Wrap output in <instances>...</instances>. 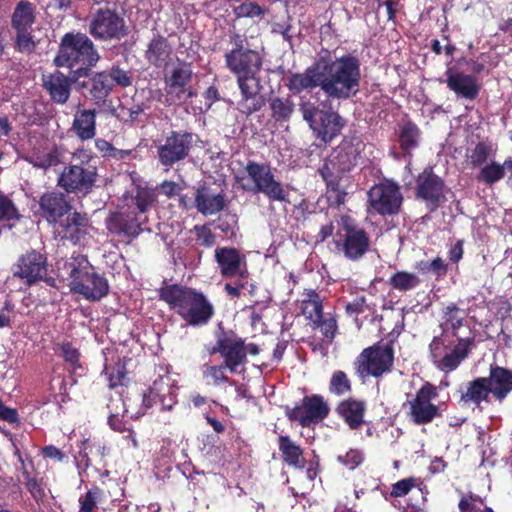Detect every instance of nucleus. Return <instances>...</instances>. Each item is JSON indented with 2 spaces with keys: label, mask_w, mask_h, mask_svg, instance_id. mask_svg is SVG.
Returning a JSON list of instances; mask_svg holds the SVG:
<instances>
[{
  "label": "nucleus",
  "mask_w": 512,
  "mask_h": 512,
  "mask_svg": "<svg viewBox=\"0 0 512 512\" xmlns=\"http://www.w3.org/2000/svg\"><path fill=\"white\" fill-rule=\"evenodd\" d=\"M269 109L275 122L285 123L290 121L295 111V103L290 96H275L269 100Z\"/></svg>",
  "instance_id": "42"
},
{
  "label": "nucleus",
  "mask_w": 512,
  "mask_h": 512,
  "mask_svg": "<svg viewBox=\"0 0 512 512\" xmlns=\"http://www.w3.org/2000/svg\"><path fill=\"white\" fill-rule=\"evenodd\" d=\"M72 130L82 140H90L96 135V112L93 109H83L76 113Z\"/></svg>",
  "instance_id": "38"
},
{
  "label": "nucleus",
  "mask_w": 512,
  "mask_h": 512,
  "mask_svg": "<svg viewBox=\"0 0 512 512\" xmlns=\"http://www.w3.org/2000/svg\"><path fill=\"white\" fill-rule=\"evenodd\" d=\"M194 204L200 214L211 216L227 208L229 201L223 190L216 193L210 186L203 184L195 191Z\"/></svg>",
  "instance_id": "32"
},
{
  "label": "nucleus",
  "mask_w": 512,
  "mask_h": 512,
  "mask_svg": "<svg viewBox=\"0 0 512 512\" xmlns=\"http://www.w3.org/2000/svg\"><path fill=\"white\" fill-rule=\"evenodd\" d=\"M177 386L168 371L159 374L146 391L142 394V411L137 412L139 417L146 410L159 406L161 411H171L177 404Z\"/></svg>",
  "instance_id": "17"
},
{
  "label": "nucleus",
  "mask_w": 512,
  "mask_h": 512,
  "mask_svg": "<svg viewBox=\"0 0 512 512\" xmlns=\"http://www.w3.org/2000/svg\"><path fill=\"white\" fill-rule=\"evenodd\" d=\"M278 449L285 464L295 469L302 470L305 468L304 449L290 436L280 435L278 437Z\"/></svg>",
  "instance_id": "37"
},
{
  "label": "nucleus",
  "mask_w": 512,
  "mask_h": 512,
  "mask_svg": "<svg viewBox=\"0 0 512 512\" xmlns=\"http://www.w3.org/2000/svg\"><path fill=\"white\" fill-rule=\"evenodd\" d=\"M245 348V340L238 336L236 332L233 330H221L216 335V342L211 350V354H220L224 366H227L231 373H237L238 367L247 363Z\"/></svg>",
  "instance_id": "20"
},
{
  "label": "nucleus",
  "mask_w": 512,
  "mask_h": 512,
  "mask_svg": "<svg viewBox=\"0 0 512 512\" xmlns=\"http://www.w3.org/2000/svg\"><path fill=\"white\" fill-rule=\"evenodd\" d=\"M48 253L45 248L30 249L20 255L12 267L13 277L32 287L43 282L51 288H58L57 279L49 270Z\"/></svg>",
  "instance_id": "11"
},
{
  "label": "nucleus",
  "mask_w": 512,
  "mask_h": 512,
  "mask_svg": "<svg viewBox=\"0 0 512 512\" xmlns=\"http://www.w3.org/2000/svg\"><path fill=\"white\" fill-rule=\"evenodd\" d=\"M301 300L302 314L313 323L323 315V304L320 295L313 289H306Z\"/></svg>",
  "instance_id": "41"
},
{
  "label": "nucleus",
  "mask_w": 512,
  "mask_h": 512,
  "mask_svg": "<svg viewBox=\"0 0 512 512\" xmlns=\"http://www.w3.org/2000/svg\"><path fill=\"white\" fill-rule=\"evenodd\" d=\"M414 268L421 275H433L436 280L444 278L448 272V265L440 257H436L431 261H417Z\"/></svg>",
  "instance_id": "43"
},
{
  "label": "nucleus",
  "mask_w": 512,
  "mask_h": 512,
  "mask_svg": "<svg viewBox=\"0 0 512 512\" xmlns=\"http://www.w3.org/2000/svg\"><path fill=\"white\" fill-rule=\"evenodd\" d=\"M192 75L191 64L186 61H179L170 74L164 78L166 94L177 100H181L186 94L187 97H192L193 94L189 90Z\"/></svg>",
  "instance_id": "29"
},
{
  "label": "nucleus",
  "mask_w": 512,
  "mask_h": 512,
  "mask_svg": "<svg viewBox=\"0 0 512 512\" xmlns=\"http://www.w3.org/2000/svg\"><path fill=\"white\" fill-rule=\"evenodd\" d=\"M87 31L96 41H120L129 34V26L116 8L99 7L88 18Z\"/></svg>",
  "instance_id": "15"
},
{
  "label": "nucleus",
  "mask_w": 512,
  "mask_h": 512,
  "mask_svg": "<svg viewBox=\"0 0 512 512\" xmlns=\"http://www.w3.org/2000/svg\"><path fill=\"white\" fill-rule=\"evenodd\" d=\"M416 196L426 203L429 211L438 209L444 199V181L431 168L424 169L416 179Z\"/></svg>",
  "instance_id": "24"
},
{
  "label": "nucleus",
  "mask_w": 512,
  "mask_h": 512,
  "mask_svg": "<svg viewBox=\"0 0 512 512\" xmlns=\"http://www.w3.org/2000/svg\"><path fill=\"white\" fill-rule=\"evenodd\" d=\"M57 233L61 240H67L76 245L87 235L89 218L86 213L77 210L70 211L65 219L59 220Z\"/></svg>",
  "instance_id": "30"
},
{
  "label": "nucleus",
  "mask_w": 512,
  "mask_h": 512,
  "mask_svg": "<svg viewBox=\"0 0 512 512\" xmlns=\"http://www.w3.org/2000/svg\"><path fill=\"white\" fill-rule=\"evenodd\" d=\"M236 83L240 92L237 110L240 114L249 118L252 114L260 111L266 104L264 96L260 94L262 89L261 78L258 82L239 81Z\"/></svg>",
  "instance_id": "31"
},
{
  "label": "nucleus",
  "mask_w": 512,
  "mask_h": 512,
  "mask_svg": "<svg viewBox=\"0 0 512 512\" xmlns=\"http://www.w3.org/2000/svg\"><path fill=\"white\" fill-rule=\"evenodd\" d=\"M18 460L21 463V473L23 476V484L31 494L35 501H40L45 496L44 489L41 487L40 480L37 478L33 460L29 458L28 463L25 462L22 455L17 452Z\"/></svg>",
  "instance_id": "39"
},
{
  "label": "nucleus",
  "mask_w": 512,
  "mask_h": 512,
  "mask_svg": "<svg viewBox=\"0 0 512 512\" xmlns=\"http://www.w3.org/2000/svg\"><path fill=\"white\" fill-rule=\"evenodd\" d=\"M370 206L380 215H395L400 211L403 196L397 183L391 180L375 184L368 192Z\"/></svg>",
  "instance_id": "21"
},
{
  "label": "nucleus",
  "mask_w": 512,
  "mask_h": 512,
  "mask_svg": "<svg viewBox=\"0 0 512 512\" xmlns=\"http://www.w3.org/2000/svg\"><path fill=\"white\" fill-rule=\"evenodd\" d=\"M216 228L228 239H235L238 231V216L235 213H225L217 219Z\"/></svg>",
  "instance_id": "50"
},
{
  "label": "nucleus",
  "mask_w": 512,
  "mask_h": 512,
  "mask_svg": "<svg viewBox=\"0 0 512 512\" xmlns=\"http://www.w3.org/2000/svg\"><path fill=\"white\" fill-rule=\"evenodd\" d=\"M63 190L44 192L38 200L36 214L50 225H56L59 220L73 210V205Z\"/></svg>",
  "instance_id": "22"
},
{
  "label": "nucleus",
  "mask_w": 512,
  "mask_h": 512,
  "mask_svg": "<svg viewBox=\"0 0 512 512\" xmlns=\"http://www.w3.org/2000/svg\"><path fill=\"white\" fill-rule=\"evenodd\" d=\"M394 364L393 341L375 343L364 348L353 362L357 376L361 379L367 377L379 378L391 372Z\"/></svg>",
  "instance_id": "14"
},
{
  "label": "nucleus",
  "mask_w": 512,
  "mask_h": 512,
  "mask_svg": "<svg viewBox=\"0 0 512 512\" xmlns=\"http://www.w3.org/2000/svg\"><path fill=\"white\" fill-rule=\"evenodd\" d=\"M95 147L103 157L112 158L118 161L128 159L134 153V150L132 149H118L109 141L101 138L95 140Z\"/></svg>",
  "instance_id": "46"
},
{
  "label": "nucleus",
  "mask_w": 512,
  "mask_h": 512,
  "mask_svg": "<svg viewBox=\"0 0 512 512\" xmlns=\"http://www.w3.org/2000/svg\"><path fill=\"white\" fill-rule=\"evenodd\" d=\"M225 369H227V366H224V362L220 365H211L206 368L205 375L211 377L214 385L218 386L230 381L229 377L225 374Z\"/></svg>",
  "instance_id": "61"
},
{
  "label": "nucleus",
  "mask_w": 512,
  "mask_h": 512,
  "mask_svg": "<svg viewBox=\"0 0 512 512\" xmlns=\"http://www.w3.org/2000/svg\"><path fill=\"white\" fill-rule=\"evenodd\" d=\"M416 485V478H404L392 485L390 495L394 498L406 496L412 488Z\"/></svg>",
  "instance_id": "60"
},
{
  "label": "nucleus",
  "mask_w": 512,
  "mask_h": 512,
  "mask_svg": "<svg viewBox=\"0 0 512 512\" xmlns=\"http://www.w3.org/2000/svg\"><path fill=\"white\" fill-rule=\"evenodd\" d=\"M229 44L230 48L223 55L226 69L236 82H258L264 63L263 54L251 48L246 37L236 32L229 35Z\"/></svg>",
  "instance_id": "8"
},
{
  "label": "nucleus",
  "mask_w": 512,
  "mask_h": 512,
  "mask_svg": "<svg viewBox=\"0 0 512 512\" xmlns=\"http://www.w3.org/2000/svg\"><path fill=\"white\" fill-rule=\"evenodd\" d=\"M505 168V162L503 164L491 162L482 166V181L488 184L498 182L504 177Z\"/></svg>",
  "instance_id": "55"
},
{
  "label": "nucleus",
  "mask_w": 512,
  "mask_h": 512,
  "mask_svg": "<svg viewBox=\"0 0 512 512\" xmlns=\"http://www.w3.org/2000/svg\"><path fill=\"white\" fill-rule=\"evenodd\" d=\"M266 12V9L256 2H252L249 0L244 1L240 5L234 7L233 13L236 18H254L263 16Z\"/></svg>",
  "instance_id": "53"
},
{
  "label": "nucleus",
  "mask_w": 512,
  "mask_h": 512,
  "mask_svg": "<svg viewBox=\"0 0 512 512\" xmlns=\"http://www.w3.org/2000/svg\"><path fill=\"white\" fill-rule=\"evenodd\" d=\"M470 144L466 150L465 165L468 168H476L480 165V142H475L472 136Z\"/></svg>",
  "instance_id": "63"
},
{
  "label": "nucleus",
  "mask_w": 512,
  "mask_h": 512,
  "mask_svg": "<svg viewBox=\"0 0 512 512\" xmlns=\"http://www.w3.org/2000/svg\"><path fill=\"white\" fill-rule=\"evenodd\" d=\"M420 134V129L412 121H408L401 126L398 143L404 156L412 157V151L419 146Z\"/></svg>",
  "instance_id": "40"
},
{
  "label": "nucleus",
  "mask_w": 512,
  "mask_h": 512,
  "mask_svg": "<svg viewBox=\"0 0 512 512\" xmlns=\"http://www.w3.org/2000/svg\"><path fill=\"white\" fill-rule=\"evenodd\" d=\"M124 205L112 211L105 219L107 231L119 239L131 242L142 234L147 228L145 218H141L133 210Z\"/></svg>",
  "instance_id": "18"
},
{
  "label": "nucleus",
  "mask_w": 512,
  "mask_h": 512,
  "mask_svg": "<svg viewBox=\"0 0 512 512\" xmlns=\"http://www.w3.org/2000/svg\"><path fill=\"white\" fill-rule=\"evenodd\" d=\"M99 60L100 54L87 34L67 32L61 38L53 62L57 67L69 68L76 76L88 77Z\"/></svg>",
  "instance_id": "6"
},
{
  "label": "nucleus",
  "mask_w": 512,
  "mask_h": 512,
  "mask_svg": "<svg viewBox=\"0 0 512 512\" xmlns=\"http://www.w3.org/2000/svg\"><path fill=\"white\" fill-rule=\"evenodd\" d=\"M157 202V193L149 187L136 186L129 196L125 197V207L133 210L148 222L147 213Z\"/></svg>",
  "instance_id": "36"
},
{
  "label": "nucleus",
  "mask_w": 512,
  "mask_h": 512,
  "mask_svg": "<svg viewBox=\"0 0 512 512\" xmlns=\"http://www.w3.org/2000/svg\"><path fill=\"white\" fill-rule=\"evenodd\" d=\"M63 269L67 274L70 291L81 295L90 302H98L110 292L107 278L99 274L88 257L81 253H72L65 261Z\"/></svg>",
  "instance_id": "5"
},
{
  "label": "nucleus",
  "mask_w": 512,
  "mask_h": 512,
  "mask_svg": "<svg viewBox=\"0 0 512 512\" xmlns=\"http://www.w3.org/2000/svg\"><path fill=\"white\" fill-rule=\"evenodd\" d=\"M21 218L22 215L14 202L7 196L0 195V222H14L10 225L11 228Z\"/></svg>",
  "instance_id": "49"
},
{
  "label": "nucleus",
  "mask_w": 512,
  "mask_h": 512,
  "mask_svg": "<svg viewBox=\"0 0 512 512\" xmlns=\"http://www.w3.org/2000/svg\"><path fill=\"white\" fill-rule=\"evenodd\" d=\"M193 232L198 245L205 248H210L215 245L216 235L209 228L208 224L195 225Z\"/></svg>",
  "instance_id": "56"
},
{
  "label": "nucleus",
  "mask_w": 512,
  "mask_h": 512,
  "mask_svg": "<svg viewBox=\"0 0 512 512\" xmlns=\"http://www.w3.org/2000/svg\"><path fill=\"white\" fill-rule=\"evenodd\" d=\"M365 144L359 136H345L324 162L318 172L327 187V200L330 206L340 207L346 201L348 193L340 185L345 173L357 166Z\"/></svg>",
  "instance_id": "3"
},
{
  "label": "nucleus",
  "mask_w": 512,
  "mask_h": 512,
  "mask_svg": "<svg viewBox=\"0 0 512 512\" xmlns=\"http://www.w3.org/2000/svg\"><path fill=\"white\" fill-rule=\"evenodd\" d=\"M173 56L174 47L169 39L160 32L154 33L144 50L147 64L156 69H165L172 63Z\"/></svg>",
  "instance_id": "28"
},
{
  "label": "nucleus",
  "mask_w": 512,
  "mask_h": 512,
  "mask_svg": "<svg viewBox=\"0 0 512 512\" xmlns=\"http://www.w3.org/2000/svg\"><path fill=\"white\" fill-rule=\"evenodd\" d=\"M107 375L110 389L123 386L128 381L126 365L120 361L107 369Z\"/></svg>",
  "instance_id": "51"
},
{
  "label": "nucleus",
  "mask_w": 512,
  "mask_h": 512,
  "mask_svg": "<svg viewBox=\"0 0 512 512\" xmlns=\"http://www.w3.org/2000/svg\"><path fill=\"white\" fill-rule=\"evenodd\" d=\"M26 160L36 168L48 169L57 166L60 160V154L56 148L50 150L46 154L34 153L26 158Z\"/></svg>",
  "instance_id": "47"
},
{
  "label": "nucleus",
  "mask_w": 512,
  "mask_h": 512,
  "mask_svg": "<svg viewBox=\"0 0 512 512\" xmlns=\"http://www.w3.org/2000/svg\"><path fill=\"white\" fill-rule=\"evenodd\" d=\"M159 299L188 326H206L215 315V308L207 296L195 288L168 284L159 289Z\"/></svg>",
  "instance_id": "4"
},
{
  "label": "nucleus",
  "mask_w": 512,
  "mask_h": 512,
  "mask_svg": "<svg viewBox=\"0 0 512 512\" xmlns=\"http://www.w3.org/2000/svg\"><path fill=\"white\" fill-rule=\"evenodd\" d=\"M328 390L330 394L337 397L346 395L352 391V383L348 375L342 370H336L332 373L329 381Z\"/></svg>",
  "instance_id": "45"
},
{
  "label": "nucleus",
  "mask_w": 512,
  "mask_h": 512,
  "mask_svg": "<svg viewBox=\"0 0 512 512\" xmlns=\"http://www.w3.org/2000/svg\"><path fill=\"white\" fill-rule=\"evenodd\" d=\"M440 329L441 334L429 344V358L439 371L447 374L456 370L476 347L475 334L465 321L464 312L455 305L443 311Z\"/></svg>",
  "instance_id": "2"
},
{
  "label": "nucleus",
  "mask_w": 512,
  "mask_h": 512,
  "mask_svg": "<svg viewBox=\"0 0 512 512\" xmlns=\"http://www.w3.org/2000/svg\"><path fill=\"white\" fill-rule=\"evenodd\" d=\"M312 328H319L322 335L324 336V339L329 343L333 341L338 331L337 321L332 316L324 318V316L322 315L319 321H314L312 323Z\"/></svg>",
  "instance_id": "54"
},
{
  "label": "nucleus",
  "mask_w": 512,
  "mask_h": 512,
  "mask_svg": "<svg viewBox=\"0 0 512 512\" xmlns=\"http://www.w3.org/2000/svg\"><path fill=\"white\" fill-rule=\"evenodd\" d=\"M337 461L350 470H354L364 461V454L359 449H350L344 455H338Z\"/></svg>",
  "instance_id": "57"
},
{
  "label": "nucleus",
  "mask_w": 512,
  "mask_h": 512,
  "mask_svg": "<svg viewBox=\"0 0 512 512\" xmlns=\"http://www.w3.org/2000/svg\"><path fill=\"white\" fill-rule=\"evenodd\" d=\"M337 224L333 238L335 248L351 261L360 260L370 248L368 232L349 215H341Z\"/></svg>",
  "instance_id": "12"
},
{
  "label": "nucleus",
  "mask_w": 512,
  "mask_h": 512,
  "mask_svg": "<svg viewBox=\"0 0 512 512\" xmlns=\"http://www.w3.org/2000/svg\"><path fill=\"white\" fill-rule=\"evenodd\" d=\"M367 404L365 400L353 397L341 400L336 408V414L351 429L357 430L365 423Z\"/></svg>",
  "instance_id": "34"
},
{
  "label": "nucleus",
  "mask_w": 512,
  "mask_h": 512,
  "mask_svg": "<svg viewBox=\"0 0 512 512\" xmlns=\"http://www.w3.org/2000/svg\"><path fill=\"white\" fill-rule=\"evenodd\" d=\"M40 453L45 459H50L56 463H62L68 459L64 450L52 444L41 447Z\"/></svg>",
  "instance_id": "62"
},
{
  "label": "nucleus",
  "mask_w": 512,
  "mask_h": 512,
  "mask_svg": "<svg viewBox=\"0 0 512 512\" xmlns=\"http://www.w3.org/2000/svg\"><path fill=\"white\" fill-rule=\"evenodd\" d=\"M102 490L98 486H93L79 498L78 512H95Z\"/></svg>",
  "instance_id": "52"
},
{
  "label": "nucleus",
  "mask_w": 512,
  "mask_h": 512,
  "mask_svg": "<svg viewBox=\"0 0 512 512\" xmlns=\"http://www.w3.org/2000/svg\"><path fill=\"white\" fill-rule=\"evenodd\" d=\"M360 83L361 63L357 56L345 54L332 59L326 51L303 73H292L286 87L293 94L319 87L332 100H348L359 92Z\"/></svg>",
  "instance_id": "1"
},
{
  "label": "nucleus",
  "mask_w": 512,
  "mask_h": 512,
  "mask_svg": "<svg viewBox=\"0 0 512 512\" xmlns=\"http://www.w3.org/2000/svg\"><path fill=\"white\" fill-rule=\"evenodd\" d=\"M292 25L291 23H275L272 26L271 32L273 34H279L283 37L284 41L288 42L290 47H293V38L294 34L292 33Z\"/></svg>",
  "instance_id": "64"
},
{
  "label": "nucleus",
  "mask_w": 512,
  "mask_h": 512,
  "mask_svg": "<svg viewBox=\"0 0 512 512\" xmlns=\"http://www.w3.org/2000/svg\"><path fill=\"white\" fill-rule=\"evenodd\" d=\"M78 78H82V76H76L73 71H70L69 75H65L61 71L56 70L43 76V88L49 94L52 102L63 105L70 98L72 84L75 85L78 91Z\"/></svg>",
  "instance_id": "26"
},
{
  "label": "nucleus",
  "mask_w": 512,
  "mask_h": 512,
  "mask_svg": "<svg viewBox=\"0 0 512 512\" xmlns=\"http://www.w3.org/2000/svg\"><path fill=\"white\" fill-rule=\"evenodd\" d=\"M446 76L447 87L458 97L473 100L478 96L479 86L474 76L454 71L451 68L447 69Z\"/></svg>",
  "instance_id": "35"
},
{
  "label": "nucleus",
  "mask_w": 512,
  "mask_h": 512,
  "mask_svg": "<svg viewBox=\"0 0 512 512\" xmlns=\"http://www.w3.org/2000/svg\"><path fill=\"white\" fill-rule=\"evenodd\" d=\"M199 136L187 130H169L155 143L158 163L166 170L191 157Z\"/></svg>",
  "instance_id": "10"
},
{
  "label": "nucleus",
  "mask_w": 512,
  "mask_h": 512,
  "mask_svg": "<svg viewBox=\"0 0 512 512\" xmlns=\"http://www.w3.org/2000/svg\"><path fill=\"white\" fill-rule=\"evenodd\" d=\"M421 283L420 278L411 272L397 271L393 273L388 284L395 290L406 292L415 289Z\"/></svg>",
  "instance_id": "44"
},
{
  "label": "nucleus",
  "mask_w": 512,
  "mask_h": 512,
  "mask_svg": "<svg viewBox=\"0 0 512 512\" xmlns=\"http://www.w3.org/2000/svg\"><path fill=\"white\" fill-rule=\"evenodd\" d=\"M36 21V7L27 0H21L14 8L11 16V27L15 30L14 47L21 53H32L36 42L32 34V26Z\"/></svg>",
  "instance_id": "16"
},
{
  "label": "nucleus",
  "mask_w": 512,
  "mask_h": 512,
  "mask_svg": "<svg viewBox=\"0 0 512 512\" xmlns=\"http://www.w3.org/2000/svg\"><path fill=\"white\" fill-rule=\"evenodd\" d=\"M106 71V75L110 78V83L112 84V89L117 85L122 88H126L132 85L133 83V73L129 70H125L119 65H112Z\"/></svg>",
  "instance_id": "48"
},
{
  "label": "nucleus",
  "mask_w": 512,
  "mask_h": 512,
  "mask_svg": "<svg viewBox=\"0 0 512 512\" xmlns=\"http://www.w3.org/2000/svg\"><path fill=\"white\" fill-rule=\"evenodd\" d=\"M299 111L316 137L324 143L336 138L345 126V120L332 109H320L310 99L300 98Z\"/></svg>",
  "instance_id": "13"
},
{
  "label": "nucleus",
  "mask_w": 512,
  "mask_h": 512,
  "mask_svg": "<svg viewBox=\"0 0 512 512\" xmlns=\"http://www.w3.org/2000/svg\"><path fill=\"white\" fill-rule=\"evenodd\" d=\"M89 150L77 149L57 177V187L78 197L90 195L98 181V169Z\"/></svg>",
  "instance_id": "7"
},
{
  "label": "nucleus",
  "mask_w": 512,
  "mask_h": 512,
  "mask_svg": "<svg viewBox=\"0 0 512 512\" xmlns=\"http://www.w3.org/2000/svg\"><path fill=\"white\" fill-rule=\"evenodd\" d=\"M330 407L320 394L304 396L300 404L285 407V415L291 422L306 428L318 424L328 417Z\"/></svg>",
  "instance_id": "19"
},
{
  "label": "nucleus",
  "mask_w": 512,
  "mask_h": 512,
  "mask_svg": "<svg viewBox=\"0 0 512 512\" xmlns=\"http://www.w3.org/2000/svg\"><path fill=\"white\" fill-rule=\"evenodd\" d=\"M214 257L223 278H247L246 258L236 248L218 247Z\"/></svg>",
  "instance_id": "27"
},
{
  "label": "nucleus",
  "mask_w": 512,
  "mask_h": 512,
  "mask_svg": "<svg viewBox=\"0 0 512 512\" xmlns=\"http://www.w3.org/2000/svg\"><path fill=\"white\" fill-rule=\"evenodd\" d=\"M511 391L512 371L507 368L491 366L489 377H482V394L485 393V396L491 393L497 400L502 401Z\"/></svg>",
  "instance_id": "33"
},
{
  "label": "nucleus",
  "mask_w": 512,
  "mask_h": 512,
  "mask_svg": "<svg viewBox=\"0 0 512 512\" xmlns=\"http://www.w3.org/2000/svg\"><path fill=\"white\" fill-rule=\"evenodd\" d=\"M436 397V387L429 382L417 391L415 398L409 403L410 417L416 425L428 424L439 415V407L431 402Z\"/></svg>",
  "instance_id": "23"
},
{
  "label": "nucleus",
  "mask_w": 512,
  "mask_h": 512,
  "mask_svg": "<svg viewBox=\"0 0 512 512\" xmlns=\"http://www.w3.org/2000/svg\"><path fill=\"white\" fill-rule=\"evenodd\" d=\"M235 178L244 191L263 194L269 202L289 203L288 191L267 162L248 160Z\"/></svg>",
  "instance_id": "9"
},
{
  "label": "nucleus",
  "mask_w": 512,
  "mask_h": 512,
  "mask_svg": "<svg viewBox=\"0 0 512 512\" xmlns=\"http://www.w3.org/2000/svg\"><path fill=\"white\" fill-rule=\"evenodd\" d=\"M85 80L78 78V92L89 99L94 105L102 107L112 93V84L106 71L90 72Z\"/></svg>",
  "instance_id": "25"
},
{
  "label": "nucleus",
  "mask_w": 512,
  "mask_h": 512,
  "mask_svg": "<svg viewBox=\"0 0 512 512\" xmlns=\"http://www.w3.org/2000/svg\"><path fill=\"white\" fill-rule=\"evenodd\" d=\"M460 401L464 404L473 402L477 406L480 405V377L467 384L466 390L461 394Z\"/></svg>",
  "instance_id": "58"
},
{
  "label": "nucleus",
  "mask_w": 512,
  "mask_h": 512,
  "mask_svg": "<svg viewBox=\"0 0 512 512\" xmlns=\"http://www.w3.org/2000/svg\"><path fill=\"white\" fill-rule=\"evenodd\" d=\"M62 357L66 363H69L73 370L81 368L80 352L71 342H64L60 345Z\"/></svg>",
  "instance_id": "59"
}]
</instances>
